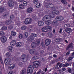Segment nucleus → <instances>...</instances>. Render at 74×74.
Wrapping results in <instances>:
<instances>
[{"label": "nucleus", "instance_id": "3c124183", "mask_svg": "<svg viewBox=\"0 0 74 74\" xmlns=\"http://www.w3.org/2000/svg\"><path fill=\"white\" fill-rule=\"evenodd\" d=\"M29 34H28V33L27 32H25L24 33V35L25 36V37H27L28 36V35Z\"/></svg>", "mask_w": 74, "mask_h": 74}, {"label": "nucleus", "instance_id": "c756f323", "mask_svg": "<svg viewBox=\"0 0 74 74\" xmlns=\"http://www.w3.org/2000/svg\"><path fill=\"white\" fill-rule=\"evenodd\" d=\"M27 29V26L25 25H23L21 27V29L22 30H26Z\"/></svg>", "mask_w": 74, "mask_h": 74}, {"label": "nucleus", "instance_id": "8fccbe9b", "mask_svg": "<svg viewBox=\"0 0 74 74\" xmlns=\"http://www.w3.org/2000/svg\"><path fill=\"white\" fill-rule=\"evenodd\" d=\"M23 6H26L27 5V2L26 1H24L23 2Z\"/></svg>", "mask_w": 74, "mask_h": 74}, {"label": "nucleus", "instance_id": "bb28decb", "mask_svg": "<svg viewBox=\"0 0 74 74\" xmlns=\"http://www.w3.org/2000/svg\"><path fill=\"white\" fill-rule=\"evenodd\" d=\"M70 27V25L69 24H65L64 25V29L67 28V27Z\"/></svg>", "mask_w": 74, "mask_h": 74}, {"label": "nucleus", "instance_id": "0eeeda50", "mask_svg": "<svg viewBox=\"0 0 74 74\" xmlns=\"http://www.w3.org/2000/svg\"><path fill=\"white\" fill-rule=\"evenodd\" d=\"M4 62L6 65H8L11 63V59L9 58H6Z\"/></svg>", "mask_w": 74, "mask_h": 74}, {"label": "nucleus", "instance_id": "ddd939ff", "mask_svg": "<svg viewBox=\"0 0 74 74\" xmlns=\"http://www.w3.org/2000/svg\"><path fill=\"white\" fill-rule=\"evenodd\" d=\"M30 54H34L36 53V50L34 49H32L30 50Z\"/></svg>", "mask_w": 74, "mask_h": 74}, {"label": "nucleus", "instance_id": "b1692460", "mask_svg": "<svg viewBox=\"0 0 74 74\" xmlns=\"http://www.w3.org/2000/svg\"><path fill=\"white\" fill-rule=\"evenodd\" d=\"M19 65L20 66V67H22V66H23L25 65V64H24L23 62H21L19 63H18Z\"/></svg>", "mask_w": 74, "mask_h": 74}, {"label": "nucleus", "instance_id": "9d476101", "mask_svg": "<svg viewBox=\"0 0 74 74\" xmlns=\"http://www.w3.org/2000/svg\"><path fill=\"white\" fill-rule=\"evenodd\" d=\"M38 25L40 26H43L44 24V22L42 21H39L38 22Z\"/></svg>", "mask_w": 74, "mask_h": 74}, {"label": "nucleus", "instance_id": "ea45409f", "mask_svg": "<svg viewBox=\"0 0 74 74\" xmlns=\"http://www.w3.org/2000/svg\"><path fill=\"white\" fill-rule=\"evenodd\" d=\"M31 46L32 48H34L36 47V43L34 42L32 43L31 45Z\"/></svg>", "mask_w": 74, "mask_h": 74}, {"label": "nucleus", "instance_id": "f3484780", "mask_svg": "<svg viewBox=\"0 0 74 74\" xmlns=\"http://www.w3.org/2000/svg\"><path fill=\"white\" fill-rule=\"evenodd\" d=\"M53 25L54 26L56 27L58 26V23L56 21H53Z\"/></svg>", "mask_w": 74, "mask_h": 74}, {"label": "nucleus", "instance_id": "20e7f679", "mask_svg": "<svg viewBox=\"0 0 74 74\" xmlns=\"http://www.w3.org/2000/svg\"><path fill=\"white\" fill-rule=\"evenodd\" d=\"M32 22V19L30 18H28L26 19L24 23L26 25H28L31 23Z\"/></svg>", "mask_w": 74, "mask_h": 74}, {"label": "nucleus", "instance_id": "c85d7f7f", "mask_svg": "<svg viewBox=\"0 0 74 74\" xmlns=\"http://www.w3.org/2000/svg\"><path fill=\"white\" fill-rule=\"evenodd\" d=\"M11 54L10 52H8L6 53L5 55L7 57H9V56H11Z\"/></svg>", "mask_w": 74, "mask_h": 74}, {"label": "nucleus", "instance_id": "6e6552de", "mask_svg": "<svg viewBox=\"0 0 74 74\" xmlns=\"http://www.w3.org/2000/svg\"><path fill=\"white\" fill-rule=\"evenodd\" d=\"M15 67V64H9L8 68L9 69H10V70H12L13 69H14Z\"/></svg>", "mask_w": 74, "mask_h": 74}, {"label": "nucleus", "instance_id": "f704fd0d", "mask_svg": "<svg viewBox=\"0 0 74 74\" xmlns=\"http://www.w3.org/2000/svg\"><path fill=\"white\" fill-rule=\"evenodd\" d=\"M8 12H5L4 13L3 15V17H7V16L8 15Z\"/></svg>", "mask_w": 74, "mask_h": 74}, {"label": "nucleus", "instance_id": "aec40b11", "mask_svg": "<svg viewBox=\"0 0 74 74\" xmlns=\"http://www.w3.org/2000/svg\"><path fill=\"white\" fill-rule=\"evenodd\" d=\"M30 27L31 28V29H30L31 32H34L35 31V28H34V27H32V25H31Z\"/></svg>", "mask_w": 74, "mask_h": 74}, {"label": "nucleus", "instance_id": "052dcab7", "mask_svg": "<svg viewBox=\"0 0 74 74\" xmlns=\"http://www.w3.org/2000/svg\"><path fill=\"white\" fill-rule=\"evenodd\" d=\"M70 23H71V24L72 25H73V24H74V21L73 22L71 21H70Z\"/></svg>", "mask_w": 74, "mask_h": 74}, {"label": "nucleus", "instance_id": "de8ad7c7", "mask_svg": "<svg viewBox=\"0 0 74 74\" xmlns=\"http://www.w3.org/2000/svg\"><path fill=\"white\" fill-rule=\"evenodd\" d=\"M19 7L20 8H21V9H23L24 8V7L22 4H20L19 5Z\"/></svg>", "mask_w": 74, "mask_h": 74}, {"label": "nucleus", "instance_id": "774afa93", "mask_svg": "<svg viewBox=\"0 0 74 74\" xmlns=\"http://www.w3.org/2000/svg\"><path fill=\"white\" fill-rule=\"evenodd\" d=\"M62 28H61L60 30L59 33H62Z\"/></svg>", "mask_w": 74, "mask_h": 74}, {"label": "nucleus", "instance_id": "37998d69", "mask_svg": "<svg viewBox=\"0 0 74 74\" xmlns=\"http://www.w3.org/2000/svg\"><path fill=\"white\" fill-rule=\"evenodd\" d=\"M48 36L50 37H52V33L51 32H49L48 34Z\"/></svg>", "mask_w": 74, "mask_h": 74}, {"label": "nucleus", "instance_id": "393cba45", "mask_svg": "<svg viewBox=\"0 0 74 74\" xmlns=\"http://www.w3.org/2000/svg\"><path fill=\"white\" fill-rule=\"evenodd\" d=\"M8 49L10 51L12 52V49H14V47L12 46H9L8 47Z\"/></svg>", "mask_w": 74, "mask_h": 74}, {"label": "nucleus", "instance_id": "72a5a7b5", "mask_svg": "<svg viewBox=\"0 0 74 74\" xmlns=\"http://www.w3.org/2000/svg\"><path fill=\"white\" fill-rule=\"evenodd\" d=\"M69 64L68 63H65V64H63V67H67L69 66Z\"/></svg>", "mask_w": 74, "mask_h": 74}, {"label": "nucleus", "instance_id": "09e8293b", "mask_svg": "<svg viewBox=\"0 0 74 74\" xmlns=\"http://www.w3.org/2000/svg\"><path fill=\"white\" fill-rule=\"evenodd\" d=\"M4 34V32H3L1 31H0V35L1 36H3Z\"/></svg>", "mask_w": 74, "mask_h": 74}, {"label": "nucleus", "instance_id": "39448f33", "mask_svg": "<svg viewBox=\"0 0 74 74\" xmlns=\"http://www.w3.org/2000/svg\"><path fill=\"white\" fill-rule=\"evenodd\" d=\"M8 4L9 7H13L14 6V3L12 0H9L8 2Z\"/></svg>", "mask_w": 74, "mask_h": 74}, {"label": "nucleus", "instance_id": "4d7b16f0", "mask_svg": "<svg viewBox=\"0 0 74 74\" xmlns=\"http://www.w3.org/2000/svg\"><path fill=\"white\" fill-rule=\"evenodd\" d=\"M50 43H49L47 42H45V44L46 46H48L49 44H50Z\"/></svg>", "mask_w": 74, "mask_h": 74}, {"label": "nucleus", "instance_id": "680f3d73", "mask_svg": "<svg viewBox=\"0 0 74 74\" xmlns=\"http://www.w3.org/2000/svg\"><path fill=\"white\" fill-rule=\"evenodd\" d=\"M42 73V72H41V70H40L38 72H37V73L39 74H40V73Z\"/></svg>", "mask_w": 74, "mask_h": 74}, {"label": "nucleus", "instance_id": "69168bd1", "mask_svg": "<svg viewBox=\"0 0 74 74\" xmlns=\"http://www.w3.org/2000/svg\"><path fill=\"white\" fill-rule=\"evenodd\" d=\"M69 54H70V52L69 51L66 53V56H67L68 55H69Z\"/></svg>", "mask_w": 74, "mask_h": 74}, {"label": "nucleus", "instance_id": "4be33fe9", "mask_svg": "<svg viewBox=\"0 0 74 74\" xmlns=\"http://www.w3.org/2000/svg\"><path fill=\"white\" fill-rule=\"evenodd\" d=\"M26 72V69H23L21 71V74H25Z\"/></svg>", "mask_w": 74, "mask_h": 74}, {"label": "nucleus", "instance_id": "a18cd8bd", "mask_svg": "<svg viewBox=\"0 0 74 74\" xmlns=\"http://www.w3.org/2000/svg\"><path fill=\"white\" fill-rule=\"evenodd\" d=\"M38 0H34L33 1V3L34 4H36V3H38Z\"/></svg>", "mask_w": 74, "mask_h": 74}, {"label": "nucleus", "instance_id": "5701e85b", "mask_svg": "<svg viewBox=\"0 0 74 74\" xmlns=\"http://www.w3.org/2000/svg\"><path fill=\"white\" fill-rule=\"evenodd\" d=\"M11 34L12 36H16V32H15L12 31L11 32Z\"/></svg>", "mask_w": 74, "mask_h": 74}, {"label": "nucleus", "instance_id": "cd10ccee", "mask_svg": "<svg viewBox=\"0 0 74 74\" xmlns=\"http://www.w3.org/2000/svg\"><path fill=\"white\" fill-rule=\"evenodd\" d=\"M62 41V39L61 38H57L56 40V42H60Z\"/></svg>", "mask_w": 74, "mask_h": 74}, {"label": "nucleus", "instance_id": "4468645a", "mask_svg": "<svg viewBox=\"0 0 74 74\" xmlns=\"http://www.w3.org/2000/svg\"><path fill=\"white\" fill-rule=\"evenodd\" d=\"M61 1L64 5H66L67 4V1L65 0H61Z\"/></svg>", "mask_w": 74, "mask_h": 74}, {"label": "nucleus", "instance_id": "a878e982", "mask_svg": "<svg viewBox=\"0 0 74 74\" xmlns=\"http://www.w3.org/2000/svg\"><path fill=\"white\" fill-rule=\"evenodd\" d=\"M65 31L67 33H69L71 31V29L70 28H67L66 29Z\"/></svg>", "mask_w": 74, "mask_h": 74}, {"label": "nucleus", "instance_id": "e433bc0d", "mask_svg": "<svg viewBox=\"0 0 74 74\" xmlns=\"http://www.w3.org/2000/svg\"><path fill=\"white\" fill-rule=\"evenodd\" d=\"M11 23V21H7L5 22V23L6 25H9L10 23Z\"/></svg>", "mask_w": 74, "mask_h": 74}, {"label": "nucleus", "instance_id": "a19ab883", "mask_svg": "<svg viewBox=\"0 0 74 74\" xmlns=\"http://www.w3.org/2000/svg\"><path fill=\"white\" fill-rule=\"evenodd\" d=\"M73 58H74V57H72V56H71L68 58V60H72Z\"/></svg>", "mask_w": 74, "mask_h": 74}, {"label": "nucleus", "instance_id": "338daca9", "mask_svg": "<svg viewBox=\"0 0 74 74\" xmlns=\"http://www.w3.org/2000/svg\"><path fill=\"white\" fill-rule=\"evenodd\" d=\"M71 10L72 11L74 12V6H72L71 8Z\"/></svg>", "mask_w": 74, "mask_h": 74}, {"label": "nucleus", "instance_id": "5fc2aeb1", "mask_svg": "<svg viewBox=\"0 0 74 74\" xmlns=\"http://www.w3.org/2000/svg\"><path fill=\"white\" fill-rule=\"evenodd\" d=\"M23 35L21 34L19 35V38H21V39L23 38Z\"/></svg>", "mask_w": 74, "mask_h": 74}, {"label": "nucleus", "instance_id": "4c0bfd02", "mask_svg": "<svg viewBox=\"0 0 74 74\" xmlns=\"http://www.w3.org/2000/svg\"><path fill=\"white\" fill-rule=\"evenodd\" d=\"M7 29V27H6V26H3L2 28V30H6Z\"/></svg>", "mask_w": 74, "mask_h": 74}, {"label": "nucleus", "instance_id": "e2e57ef3", "mask_svg": "<svg viewBox=\"0 0 74 74\" xmlns=\"http://www.w3.org/2000/svg\"><path fill=\"white\" fill-rule=\"evenodd\" d=\"M73 72H72V74H74V67H72Z\"/></svg>", "mask_w": 74, "mask_h": 74}, {"label": "nucleus", "instance_id": "473e14b6", "mask_svg": "<svg viewBox=\"0 0 74 74\" xmlns=\"http://www.w3.org/2000/svg\"><path fill=\"white\" fill-rule=\"evenodd\" d=\"M40 3H38L36 4V6L37 8H40Z\"/></svg>", "mask_w": 74, "mask_h": 74}, {"label": "nucleus", "instance_id": "9b49d317", "mask_svg": "<svg viewBox=\"0 0 74 74\" xmlns=\"http://www.w3.org/2000/svg\"><path fill=\"white\" fill-rule=\"evenodd\" d=\"M47 8H51L53 7V5L51 3H48V5L47 6Z\"/></svg>", "mask_w": 74, "mask_h": 74}, {"label": "nucleus", "instance_id": "1a4fd4ad", "mask_svg": "<svg viewBox=\"0 0 74 74\" xmlns=\"http://www.w3.org/2000/svg\"><path fill=\"white\" fill-rule=\"evenodd\" d=\"M56 21H62L63 20V17L62 16H58L56 18Z\"/></svg>", "mask_w": 74, "mask_h": 74}, {"label": "nucleus", "instance_id": "f8f14e48", "mask_svg": "<svg viewBox=\"0 0 74 74\" xmlns=\"http://www.w3.org/2000/svg\"><path fill=\"white\" fill-rule=\"evenodd\" d=\"M33 9L32 8H29L27 9V12L28 13H31L33 12Z\"/></svg>", "mask_w": 74, "mask_h": 74}, {"label": "nucleus", "instance_id": "6e6d98bb", "mask_svg": "<svg viewBox=\"0 0 74 74\" xmlns=\"http://www.w3.org/2000/svg\"><path fill=\"white\" fill-rule=\"evenodd\" d=\"M14 18V16L13 15H12L10 16V19L11 20H12V19H13Z\"/></svg>", "mask_w": 74, "mask_h": 74}, {"label": "nucleus", "instance_id": "dca6fc26", "mask_svg": "<svg viewBox=\"0 0 74 74\" xmlns=\"http://www.w3.org/2000/svg\"><path fill=\"white\" fill-rule=\"evenodd\" d=\"M53 14L56 15H58V14H59V11L58 10H54L52 11Z\"/></svg>", "mask_w": 74, "mask_h": 74}, {"label": "nucleus", "instance_id": "f03ea898", "mask_svg": "<svg viewBox=\"0 0 74 74\" xmlns=\"http://www.w3.org/2000/svg\"><path fill=\"white\" fill-rule=\"evenodd\" d=\"M54 16L53 14H50V15H46L42 19L43 21H50L51 19V18H53Z\"/></svg>", "mask_w": 74, "mask_h": 74}, {"label": "nucleus", "instance_id": "f257e3e1", "mask_svg": "<svg viewBox=\"0 0 74 74\" xmlns=\"http://www.w3.org/2000/svg\"><path fill=\"white\" fill-rule=\"evenodd\" d=\"M38 66H39V62L38 61H34L33 66L30 65L28 66V69L27 70V74H32L33 71V70H34V68L37 69L38 67Z\"/></svg>", "mask_w": 74, "mask_h": 74}, {"label": "nucleus", "instance_id": "c03bdc74", "mask_svg": "<svg viewBox=\"0 0 74 74\" xmlns=\"http://www.w3.org/2000/svg\"><path fill=\"white\" fill-rule=\"evenodd\" d=\"M70 48H73V46H71V45H69V46H68L66 48V49H69Z\"/></svg>", "mask_w": 74, "mask_h": 74}, {"label": "nucleus", "instance_id": "a211bd4d", "mask_svg": "<svg viewBox=\"0 0 74 74\" xmlns=\"http://www.w3.org/2000/svg\"><path fill=\"white\" fill-rule=\"evenodd\" d=\"M22 45V43L21 42H18L16 43V46L17 47H20Z\"/></svg>", "mask_w": 74, "mask_h": 74}, {"label": "nucleus", "instance_id": "864d4df0", "mask_svg": "<svg viewBox=\"0 0 74 74\" xmlns=\"http://www.w3.org/2000/svg\"><path fill=\"white\" fill-rule=\"evenodd\" d=\"M0 60L2 64H4V62H3V60H2V58H0Z\"/></svg>", "mask_w": 74, "mask_h": 74}, {"label": "nucleus", "instance_id": "423d86ee", "mask_svg": "<svg viewBox=\"0 0 74 74\" xmlns=\"http://www.w3.org/2000/svg\"><path fill=\"white\" fill-rule=\"evenodd\" d=\"M1 41L3 43H5L7 42V37L5 36H2L0 38Z\"/></svg>", "mask_w": 74, "mask_h": 74}, {"label": "nucleus", "instance_id": "49530a36", "mask_svg": "<svg viewBox=\"0 0 74 74\" xmlns=\"http://www.w3.org/2000/svg\"><path fill=\"white\" fill-rule=\"evenodd\" d=\"M68 71L69 73H71V69L70 68H68Z\"/></svg>", "mask_w": 74, "mask_h": 74}, {"label": "nucleus", "instance_id": "13d9d810", "mask_svg": "<svg viewBox=\"0 0 74 74\" xmlns=\"http://www.w3.org/2000/svg\"><path fill=\"white\" fill-rule=\"evenodd\" d=\"M63 63H61V64H60L59 65V67H60V68H61V67H62V66H63Z\"/></svg>", "mask_w": 74, "mask_h": 74}, {"label": "nucleus", "instance_id": "6ab92c4d", "mask_svg": "<svg viewBox=\"0 0 74 74\" xmlns=\"http://www.w3.org/2000/svg\"><path fill=\"white\" fill-rule=\"evenodd\" d=\"M42 30L43 32H47V31L46 27H43V28L42 29Z\"/></svg>", "mask_w": 74, "mask_h": 74}, {"label": "nucleus", "instance_id": "412c9836", "mask_svg": "<svg viewBox=\"0 0 74 74\" xmlns=\"http://www.w3.org/2000/svg\"><path fill=\"white\" fill-rule=\"evenodd\" d=\"M45 23L46 25H50L51 23V21L50 20H46V21Z\"/></svg>", "mask_w": 74, "mask_h": 74}, {"label": "nucleus", "instance_id": "7ed1b4c3", "mask_svg": "<svg viewBox=\"0 0 74 74\" xmlns=\"http://www.w3.org/2000/svg\"><path fill=\"white\" fill-rule=\"evenodd\" d=\"M29 57V56H26V55L23 54L21 56V59L23 61V62H26L28 58Z\"/></svg>", "mask_w": 74, "mask_h": 74}, {"label": "nucleus", "instance_id": "603ef678", "mask_svg": "<svg viewBox=\"0 0 74 74\" xmlns=\"http://www.w3.org/2000/svg\"><path fill=\"white\" fill-rule=\"evenodd\" d=\"M51 41V40L49 39H47L45 40V42H50Z\"/></svg>", "mask_w": 74, "mask_h": 74}, {"label": "nucleus", "instance_id": "bf43d9fd", "mask_svg": "<svg viewBox=\"0 0 74 74\" xmlns=\"http://www.w3.org/2000/svg\"><path fill=\"white\" fill-rule=\"evenodd\" d=\"M8 74H14L13 73V71H10V72Z\"/></svg>", "mask_w": 74, "mask_h": 74}, {"label": "nucleus", "instance_id": "2f4dec72", "mask_svg": "<svg viewBox=\"0 0 74 74\" xmlns=\"http://www.w3.org/2000/svg\"><path fill=\"white\" fill-rule=\"evenodd\" d=\"M29 40H30L31 41L32 40H34V37H33V36H31L29 37Z\"/></svg>", "mask_w": 74, "mask_h": 74}, {"label": "nucleus", "instance_id": "0e129e2a", "mask_svg": "<svg viewBox=\"0 0 74 74\" xmlns=\"http://www.w3.org/2000/svg\"><path fill=\"white\" fill-rule=\"evenodd\" d=\"M62 71H66V69L65 68H62Z\"/></svg>", "mask_w": 74, "mask_h": 74}, {"label": "nucleus", "instance_id": "c9c22d12", "mask_svg": "<svg viewBox=\"0 0 74 74\" xmlns=\"http://www.w3.org/2000/svg\"><path fill=\"white\" fill-rule=\"evenodd\" d=\"M4 8L3 7L1 8H0V13H1L2 12L4 11Z\"/></svg>", "mask_w": 74, "mask_h": 74}, {"label": "nucleus", "instance_id": "79ce46f5", "mask_svg": "<svg viewBox=\"0 0 74 74\" xmlns=\"http://www.w3.org/2000/svg\"><path fill=\"white\" fill-rule=\"evenodd\" d=\"M36 44H37V45H38L40 44V40H39L38 39L36 41Z\"/></svg>", "mask_w": 74, "mask_h": 74}, {"label": "nucleus", "instance_id": "7c9ffc66", "mask_svg": "<svg viewBox=\"0 0 74 74\" xmlns=\"http://www.w3.org/2000/svg\"><path fill=\"white\" fill-rule=\"evenodd\" d=\"M47 30H50L51 29V27L49 25H47L46 26Z\"/></svg>", "mask_w": 74, "mask_h": 74}, {"label": "nucleus", "instance_id": "58836bf2", "mask_svg": "<svg viewBox=\"0 0 74 74\" xmlns=\"http://www.w3.org/2000/svg\"><path fill=\"white\" fill-rule=\"evenodd\" d=\"M31 36H34V37H37V35L36 34H34V33H32L31 34Z\"/></svg>", "mask_w": 74, "mask_h": 74}, {"label": "nucleus", "instance_id": "2eb2a0df", "mask_svg": "<svg viewBox=\"0 0 74 74\" xmlns=\"http://www.w3.org/2000/svg\"><path fill=\"white\" fill-rule=\"evenodd\" d=\"M16 44V41L15 40H13L10 42L11 45H13L14 46Z\"/></svg>", "mask_w": 74, "mask_h": 74}]
</instances>
